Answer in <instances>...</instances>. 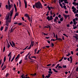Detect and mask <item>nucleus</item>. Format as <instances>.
<instances>
[{
	"instance_id": "obj_1",
	"label": "nucleus",
	"mask_w": 78,
	"mask_h": 78,
	"mask_svg": "<svg viewBox=\"0 0 78 78\" xmlns=\"http://www.w3.org/2000/svg\"><path fill=\"white\" fill-rule=\"evenodd\" d=\"M14 11V8H12V10L10 11V17L9 18V15H8L6 17V21L5 22V25L7 27H9V22L11 23V18H12V16L13 14V11Z\"/></svg>"
},
{
	"instance_id": "obj_2",
	"label": "nucleus",
	"mask_w": 78,
	"mask_h": 78,
	"mask_svg": "<svg viewBox=\"0 0 78 78\" xmlns=\"http://www.w3.org/2000/svg\"><path fill=\"white\" fill-rule=\"evenodd\" d=\"M35 6L36 8H37L38 9H40V8L42 9L43 8L42 4L39 1H38V2L35 3Z\"/></svg>"
},
{
	"instance_id": "obj_3",
	"label": "nucleus",
	"mask_w": 78,
	"mask_h": 78,
	"mask_svg": "<svg viewBox=\"0 0 78 78\" xmlns=\"http://www.w3.org/2000/svg\"><path fill=\"white\" fill-rule=\"evenodd\" d=\"M8 2L9 6V10H10L11 8L13 6V5H10V2H9V0L8 1Z\"/></svg>"
},
{
	"instance_id": "obj_4",
	"label": "nucleus",
	"mask_w": 78,
	"mask_h": 78,
	"mask_svg": "<svg viewBox=\"0 0 78 78\" xmlns=\"http://www.w3.org/2000/svg\"><path fill=\"white\" fill-rule=\"evenodd\" d=\"M47 19L48 21H50V20H52L53 19V16H48L47 18Z\"/></svg>"
},
{
	"instance_id": "obj_5",
	"label": "nucleus",
	"mask_w": 78,
	"mask_h": 78,
	"mask_svg": "<svg viewBox=\"0 0 78 78\" xmlns=\"http://www.w3.org/2000/svg\"><path fill=\"white\" fill-rule=\"evenodd\" d=\"M72 9H73L72 11L73 12L74 14H76V13H77V12H76V8H75V7L73 6H72Z\"/></svg>"
},
{
	"instance_id": "obj_6",
	"label": "nucleus",
	"mask_w": 78,
	"mask_h": 78,
	"mask_svg": "<svg viewBox=\"0 0 78 78\" xmlns=\"http://www.w3.org/2000/svg\"><path fill=\"white\" fill-rule=\"evenodd\" d=\"M63 16L64 17H65V19L66 20L67 19V17H70V15H67L64 14Z\"/></svg>"
},
{
	"instance_id": "obj_7",
	"label": "nucleus",
	"mask_w": 78,
	"mask_h": 78,
	"mask_svg": "<svg viewBox=\"0 0 78 78\" xmlns=\"http://www.w3.org/2000/svg\"><path fill=\"white\" fill-rule=\"evenodd\" d=\"M59 66V64H58V65H57V66L55 67L56 69H57L58 67L59 68H60V69H62V67L61 66Z\"/></svg>"
},
{
	"instance_id": "obj_8",
	"label": "nucleus",
	"mask_w": 78,
	"mask_h": 78,
	"mask_svg": "<svg viewBox=\"0 0 78 78\" xmlns=\"http://www.w3.org/2000/svg\"><path fill=\"white\" fill-rule=\"evenodd\" d=\"M24 2L25 5V8H27V1H26L25 0L24 1Z\"/></svg>"
},
{
	"instance_id": "obj_9",
	"label": "nucleus",
	"mask_w": 78,
	"mask_h": 78,
	"mask_svg": "<svg viewBox=\"0 0 78 78\" xmlns=\"http://www.w3.org/2000/svg\"><path fill=\"white\" fill-rule=\"evenodd\" d=\"M6 68V66L4 65V66L2 68V70H5V68Z\"/></svg>"
},
{
	"instance_id": "obj_10",
	"label": "nucleus",
	"mask_w": 78,
	"mask_h": 78,
	"mask_svg": "<svg viewBox=\"0 0 78 78\" xmlns=\"http://www.w3.org/2000/svg\"><path fill=\"white\" fill-rule=\"evenodd\" d=\"M73 21L74 25H75V26H76V21L75 20V19H73Z\"/></svg>"
},
{
	"instance_id": "obj_11",
	"label": "nucleus",
	"mask_w": 78,
	"mask_h": 78,
	"mask_svg": "<svg viewBox=\"0 0 78 78\" xmlns=\"http://www.w3.org/2000/svg\"><path fill=\"white\" fill-rule=\"evenodd\" d=\"M50 76H51V74L49 73V74H48V76H46V77H47V78H49L50 77Z\"/></svg>"
},
{
	"instance_id": "obj_12",
	"label": "nucleus",
	"mask_w": 78,
	"mask_h": 78,
	"mask_svg": "<svg viewBox=\"0 0 78 78\" xmlns=\"http://www.w3.org/2000/svg\"><path fill=\"white\" fill-rule=\"evenodd\" d=\"M33 45H34V42L32 41L31 42V44H30V46L32 47L33 46Z\"/></svg>"
},
{
	"instance_id": "obj_13",
	"label": "nucleus",
	"mask_w": 78,
	"mask_h": 78,
	"mask_svg": "<svg viewBox=\"0 0 78 78\" xmlns=\"http://www.w3.org/2000/svg\"><path fill=\"white\" fill-rule=\"evenodd\" d=\"M64 3H66V4H68L69 3V2L67 0H65L64 1Z\"/></svg>"
},
{
	"instance_id": "obj_14",
	"label": "nucleus",
	"mask_w": 78,
	"mask_h": 78,
	"mask_svg": "<svg viewBox=\"0 0 78 78\" xmlns=\"http://www.w3.org/2000/svg\"><path fill=\"white\" fill-rule=\"evenodd\" d=\"M19 56H20V54H18V55L15 58V60H16V59H17L18 58H19Z\"/></svg>"
},
{
	"instance_id": "obj_15",
	"label": "nucleus",
	"mask_w": 78,
	"mask_h": 78,
	"mask_svg": "<svg viewBox=\"0 0 78 78\" xmlns=\"http://www.w3.org/2000/svg\"><path fill=\"white\" fill-rule=\"evenodd\" d=\"M8 27H5V29L4 30V31L5 32H6V31H7V30H8Z\"/></svg>"
},
{
	"instance_id": "obj_16",
	"label": "nucleus",
	"mask_w": 78,
	"mask_h": 78,
	"mask_svg": "<svg viewBox=\"0 0 78 78\" xmlns=\"http://www.w3.org/2000/svg\"><path fill=\"white\" fill-rule=\"evenodd\" d=\"M24 16L25 17H29V15H28V14H26L24 15Z\"/></svg>"
},
{
	"instance_id": "obj_17",
	"label": "nucleus",
	"mask_w": 78,
	"mask_h": 78,
	"mask_svg": "<svg viewBox=\"0 0 78 78\" xmlns=\"http://www.w3.org/2000/svg\"><path fill=\"white\" fill-rule=\"evenodd\" d=\"M59 5L60 6H61V8H63V6H62V4L61 3H59Z\"/></svg>"
},
{
	"instance_id": "obj_18",
	"label": "nucleus",
	"mask_w": 78,
	"mask_h": 78,
	"mask_svg": "<svg viewBox=\"0 0 78 78\" xmlns=\"http://www.w3.org/2000/svg\"><path fill=\"white\" fill-rule=\"evenodd\" d=\"M56 41H57L58 40V41H62V39H61L60 38H58L57 39L55 40Z\"/></svg>"
},
{
	"instance_id": "obj_19",
	"label": "nucleus",
	"mask_w": 78,
	"mask_h": 78,
	"mask_svg": "<svg viewBox=\"0 0 78 78\" xmlns=\"http://www.w3.org/2000/svg\"><path fill=\"white\" fill-rule=\"evenodd\" d=\"M52 70H54V71L55 72H56V73H57V72H58V71L56 70V69H52Z\"/></svg>"
},
{
	"instance_id": "obj_20",
	"label": "nucleus",
	"mask_w": 78,
	"mask_h": 78,
	"mask_svg": "<svg viewBox=\"0 0 78 78\" xmlns=\"http://www.w3.org/2000/svg\"><path fill=\"white\" fill-rule=\"evenodd\" d=\"M60 22H62V21H63V17H62L60 19Z\"/></svg>"
},
{
	"instance_id": "obj_21",
	"label": "nucleus",
	"mask_w": 78,
	"mask_h": 78,
	"mask_svg": "<svg viewBox=\"0 0 78 78\" xmlns=\"http://www.w3.org/2000/svg\"><path fill=\"white\" fill-rule=\"evenodd\" d=\"M11 47V45L9 44H8V46H7V48H9V47Z\"/></svg>"
},
{
	"instance_id": "obj_22",
	"label": "nucleus",
	"mask_w": 78,
	"mask_h": 78,
	"mask_svg": "<svg viewBox=\"0 0 78 78\" xmlns=\"http://www.w3.org/2000/svg\"><path fill=\"white\" fill-rule=\"evenodd\" d=\"M48 10H49V11H50V10H51V8L49 6H48Z\"/></svg>"
},
{
	"instance_id": "obj_23",
	"label": "nucleus",
	"mask_w": 78,
	"mask_h": 78,
	"mask_svg": "<svg viewBox=\"0 0 78 78\" xmlns=\"http://www.w3.org/2000/svg\"><path fill=\"white\" fill-rule=\"evenodd\" d=\"M3 27L2 26L0 28L1 31H2V30H3Z\"/></svg>"
},
{
	"instance_id": "obj_24",
	"label": "nucleus",
	"mask_w": 78,
	"mask_h": 78,
	"mask_svg": "<svg viewBox=\"0 0 78 78\" xmlns=\"http://www.w3.org/2000/svg\"><path fill=\"white\" fill-rule=\"evenodd\" d=\"M5 7L6 9H8V5H5Z\"/></svg>"
},
{
	"instance_id": "obj_25",
	"label": "nucleus",
	"mask_w": 78,
	"mask_h": 78,
	"mask_svg": "<svg viewBox=\"0 0 78 78\" xmlns=\"http://www.w3.org/2000/svg\"><path fill=\"white\" fill-rule=\"evenodd\" d=\"M30 52H29L25 56V58H27V57H28V55H30Z\"/></svg>"
},
{
	"instance_id": "obj_26",
	"label": "nucleus",
	"mask_w": 78,
	"mask_h": 78,
	"mask_svg": "<svg viewBox=\"0 0 78 78\" xmlns=\"http://www.w3.org/2000/svg\"><path fill=\"white\" fill-rule=\"evenodd\" d=\"M62 67L64 68H66V69L67 68V66L66 65H63L62 66Z\"/></svg>"
},
{
	"instance_id": "obj_27",
	"label": "nucleus",
	"mask_w": 78,
	"mask_h": 78,
	"mask_svg": "<svg viewBox=\"0 0 78 78\" xmlns=\"http://www.w3.org/2000/svg\"><path fill=\"white\" fill-rule=\"evenodd\" d=\"M42 34L43 35H48V34H45V33H42Z\"/></svg>"
},
{
	"instance_id": "obj_28",
	"label": "nucleus",
	"mask_w": 78,
	"mask_h": 78,
	"mask_svg": "<svg viewBox=\"0 0 78 78\" xmlns=\"http://www.w3.org/2000/svg\"><path fill=\"white\" fill-rule=\"evenodd\" d=\"M64 0H60L61 2L59 1V3H62V2H63V1H64ZM59 1H60V0H59Z\"/></svg>"
},
{
	"instance_id": "obj_29",
	"label": "nucleus",
	"mask_w": 78,
	"mask_h": 78,
	"mask_svg": "<svg viewBox=\"0 0 78 78\" xmlns=\"http://www.w3.org/2000/svg\"><path fill=\"white\" fill-rule=\"evenodd\" d=\"M36 73H35L34 74H31L30 75H31L32 76H35V75H36Z\"/></svg>"
},
{
	"instance_id": "obj_30",
	"label": "nucleus",
	"mask_w": 78,
	"mask_h": 78,
	"mask_svg": "<svg viewBox=\"0 0 78 78\" xmlns=\"http://www.w3.org/2000/svg\"><path fill=\"white\" fill-rule=\"evenodd\" d=\"M18 15H19V14L18 13H16L15 15V17H16V16H18Z\"/></svg>"
},
{
	"instance_id": "obj_31",
	"label": "nucleus",
	"mask_w": 78,
	"mask_h": 78,
	"mask_svg": "<svg viewBox=\"0 0 78 78\" xmlns=\"http://www.w3.org/2000/svg\"><path fill=\"white\" fill-rule=\"evenodd\" d=\"M61 15L60 14H59L58 16V17H59V19H61Z\"/></svg>"
},
{
	"instance_id": "obj_32",
	"label": "nucleus",
	"mask_w": 78,
	"mask_h": 78,
	"mask_svg": "<svg viewBox=\"0 0 78 78\" xmlns=\"http://www.w3.org/2000/svg\"><path fill=\"white\" fill-rule=\"evenodd\" d=\"M13 31H14V30L12 29V28L11 29V33H12V32H13Z\"/></svg>"
},
{
	"instance_id": "obj_33",
	"label": "nucleus",
	"mask_w": 78,
	"mask_h": 78,
	"mask_svg": "<svg viewBox=\"0 0 78 78\" xmlns=\"http://www.w3.org/2000/svg\"><path fill=\"white\" fill-rule=\"evenodd\" d=\"M6 61V56H5L4 59V62H5Z\"/></svg>"
},
{
	"instance_id": "obj_34",
	"label": "nucleus",
	"mask_w": 78,
	"mask_h": 78,
	"mask_svg": "<svg viewBox=\"0 0 78 78\" xmlns=\"http://www.w3.org/2000/svg\"><path fill=\"white\" fill-rule=\"evenodd\" d=\"M54 21L55 22H56V23H57V20H56V19L55 18L54 20Z\"/></svg>"
},
{
	"instance_id": "obj_35",
	"label": "nucleus",
	"mask_w": 78,
	"mask_h": 78,
	"mask_svg": "<svg viewBox=\"0 0 78 78\" xmlns=\"http://www.w3.org/2000/svg\"><path fill=\"white\" fill-rule=\"evenodd\" d=\"M63 8H64L65 9H67V8H66V5H64Z\"/></svg>"
},
{
	"instance_id": "obj_36",
	"label": "nucleus",
	"mask_w": 78,
	"mask_h": 78,
	"mask_svg": "<svg viewBox=\"0 0 78 78\" xmlns=\"http://www.w3.org/2000/svg\"><path fill=\"white\" fill-rule=\"evenodd\" d=\"M50 13L51 14V16H52L53 13H52V10L51 11Z\"/></svg>"
},
{
	"instance_id": "obj_37",
	"label": "nucleus",
	"mask_w": 78,
	"mask_h": 78,
	"mask_svg": "<svg viewBox=\"0 0 78 78\" xmlns=\"http://www.w3.org/2000/svg\"><path fill=\"white\" fill-rule=\"evenodd\" d=\"M15 57H13V58H12V59L11 60V62H12V61H13V60H14V58Z\"/></svg>"
},
{
	"instance_id": "obj_38",
	"label": "nucleus",
	"mask_w": 78,
	"mask_h": 78,
	"mask_svg": "<svg viewBox=\"0 0 78 78\" xmlns=\"http://www.w3.org/2000/svg\"><path fill=\"white\" fill-rule=\"evenodd\" d=\"M48 73H51V74H52V72L51 71H48Z\"/></svg>"
},
{
	"instance_id": "obj_39",
	"label": "nucleus",
	"mask_w": 78,
	"mask_h": 78,
	"mask_svg": "<svg viewBox=\"0 0 78 78\" xmlns=\"http://www.w3.org/2000/svg\"><path fill=\"white\" fill-rule=\"evenodd\" d=\"M11 55L9 58V62H10V61H11Z\"/></svg>"
},
{
	"instance_id": "obj_40",
	"label": "nucleus",
	"mask_w": 78,
	"mask_h": 78,
	"mask_svg": "<svg viewBox=\"0 0 78 78\" xmlns=\"http://www.w3.org/2000/svg\"><path fill=\"white\" fill-rule=\"evenodd\" d=\"M64 58V57H63L60 60H59V62H61V61H62V59H63V58Z\"/></svg>"
},
{
	"instance_id": "obj_41",
	"label": "nucleus",
	"mask_w": 78,
	"mask_h": 78,
	"mask_svg": "<svg viewBox=\"0 0 78 78\" xmlns=\"http://www.w3.org/2000/svg\"><path fill=\"white\" fill-rule=\"evenodd\" d=\"M12 44H13V46H15V43H14V42H13V41H12Z\"/></svg>"
},
{
	"instance_id": "obj_42",
	"label": "nucleus",
	"mask_w": 78,
	"mask_h": 78,
	"mask_svg": "<svg viewBox=\"0 0 78 78\" xmlns=\"http://www.w3.org/2000/svg\"><path fill=\"white\" fill-rule=\"evenodd\" d=\"M63 35H64V36H66L67 37H68V36H67V35H66L65 34H63Z\"/></svg>"
},
{
	"instance_id": "obj_43",
	"label": "nucleus",
	"mask_w": 78,
	"mask_h": 78,
	"mask_svg": "<svg viewBox=\"0 0 78 78\" xmlns=\"http://www.w3.org/2000/svg\"><path fill=\"white\" fill-rule=\"evenodd\" d=\"M11 52L8 55V56H10L11 55Z\"/></svg>"
},
{
	"instance_id": "obj_44",
	"label": "nucleus",
	"mask_w": 78,
	"mask_h": 78,
	"mask_svg": "<svg viewBox=\"0 0 78 78\" xmlns=\"http://www.w3.org/2000/svg\"><path fill=\"white\" fill-rule=\"evenodd\" d=\"M15 8V12H17V8L16 7H14Z\"/></svg>"
},
{
	"instance_id": "obj_45",
	"label": "nucleus",
	"mask_w": 78,
	"mask_h": 78,
	"mask_svg": "<svg viewBox=\"0 0 78 78\" xmlns=\"http://www.w3.org/2000/svg\"><path fill=\"white\" fill-rule=\"evenodd\" d=\"M31 58H35V59H36V56H32V57H31Z\"/></svg>"
},
{
	"instance_id": "obj_46",
	"label": "nucleus",
	"mask_w": 78,
	"mask_h": 78,
	"mask_svg": "<svg viewBox=\"0 0 78 78\" xmlns=\"http://www.w3.org/2000/svg\"><path fill=\"white\" fill-rule=\"evenodd\" d=\"M3 65H4V62H3L2 64V66H1V68H2V67H3Z\"/></svg>"
},
{
	"instance_id": "obj_47",
	"label": "nucleus",
	"mask_w": 78,
	"mask_h": 78,
	"mask_svg": "<svg viewBox=\"0 0 78 78\" xmlns=\"http://www.w3.org/2000/svg\"><path fill=\"white\" fill-rule=\"evenodd\" d=\"M78 3H76L74 5V6H78Z\"/></svg>"
},
{
	"instance_id": "obj_48",
	"label": "nucleus",
	"mask_w": 78,
	"mask_h": 78,
	"mask_svg": "<svg viewBox=\"0 0 78 78\" xmlns=\"http://www.w3.org/2000/svg\"><path fill=\"white\" fill-rule=\"evenodd\" d=\"M28 20L30 22V17H29V16L28 17Z\"/></svg>"
},
{
	"instance_id": "obj_49",
	"label": "nucleus",
	"mask_w": 78,
	"mask_h": 78,
	"mask_svg": "<svg viewBox=\"0 0 78 78\" xmlns=\"http://www.w3.org/2000/svg\"><path fill=\"white\" fill-rule=\"evenodd\" d=\"M22 60H20V61L19 62V64H21L22 63Z\"/></svg>"
},
{
	"instance_id": "obj_50",
	"label": "nucleus",
	"mask_w": 78,
	"mask_h": 78,
	"mask_svg": "<svg viewBox=\"0 0 78 78\" xmlns=\"http://www.w3.org/2000/svg\"><path fill=\"white\" fill-rule=\"evenodd\" d=\"M19 2L20 6V5H21V2H20V0H19Z\"/></svg>"
},
{
	"instance_id": "obj_51",
	"label": "nucleus",
	"mask_w": 78,
	"mask_h": 78,
	"mask_svg": "<svg viewBox=\"0 0 78 78\" xmlns=\"http://www.w3.org/2000/svg\"><path fill=\"white\" fill-rule=\"evenodd\" d=\"M76 28H77V27L76 26L74 27H73V29L75 30V29H76Z\"/></svg>"
},
{
	"instance_id": "obj_52",
	"label": "nucleus",
	"mask_w": 78,
	"mask_h": 78,
	"mask_svg": "<svg viewBox=\"0 0 78 78\" xmlns=\"http://www.w3.org/2000/svg\"><path fill=\"white\" fill-rule=\"evenodd\" d=\"M49 26H50V25H48V26H45L44 28H49Z\"/></svg>"
},
{
	"instance_id": "obj_53",
	"label": "nucleus",
	"mask_w": 78,
	"mask_h": 78,
	"mask_svg": "<svg viewBox=\"0 0 78 78\" xmlns=\"http://www.w3.org/2000/svg\"><path fill=\"white\" fill-rule=\"evenodd\" d=\"M75 38H76V39L77 40H78V36H76L75 37Z\"/></svg>"
},
{
	"instance_id": "obj_54",
	"label": "nucleus",
	"mask_w": 78,
	"mask_h": 78,
	"mask_svg": "<svg viewBox=\"0 0 78 78\" xmlns=\"http://www.w3.org/2000/svg\"><path fill=\"white\" fill-rule=\"evenodd\" d=\"M3 52H5V47H4L3 49Z\"/></svg>"
},
{
	"instance_id": "obj_55",
	"label": "nucleus",
	"mask_w": 78,
	"mask_h": 78,
	"mask_svg": "<svg viewBox=\"0 0 78 78\" xmlns=\"http://www.w3.org/2000/svg\"><path fill=\"white\" fill-rule=\"evenodd\" d=\"M56 64H53L52 65V67H55V66Z\"/></svg>"
},
{
	"instance_id": "obj_56",
	"label": "nucleus",
	"mask_w": 78,
	"mask_h": 78,
	"mask_svg": "<svg viewBox=\"0 0 78 78\" xmlns=\"http://www.w3.org/2000/svg\"><path fill=\"white\" fill-rule=\"evenodd\" d=\"M31 46H30L28 48H27V49L28 50H29V49H31Z\"/></svg>"
},
{
	"instance_id": "obj_57",
	"label": "nucleus",
	"mask_w": 78,
	"mask_h": 78,
	"mask_svg": "<svg viewBox=\"0 0 78 78\" xmlns=\"http://www.w3.org/2000/svg\"><path fill=\"white\" fill-rule=\"evenodd\" d=\"M55 38H56V39H58V35H55Z\"/></svg>"
},
{
	"instance_id": "obj_58",
	"label": "nucleus",
	"mask_w": 78,
	"mask_h": 78,
	"mask_svg": "<svg viewBox=\"0 0 78 78\" xmlns=\"http://www.w3.org/2000/svg\"><path fill=\"white\" fill-rule=\"evenodd\" d=\"M8 75H9V73H7V74L6 75V77H7V76H8Z\"/></svg>"
},
{
	"instance_id": "obj_59",
	"label": "nucleus",
	"mask_w": 78,
	"mask_h": 78,
	"mask_svg": "<svg viewBox=\"0 0 78 78\" xmlns=\"http://www.w3.org/2000/svg\"><path fill=\"white\" fill-rule=\"evenodd\" d=\"M40 51V50H38V51L37 52V54H38L39 53V52Z\"/></svg>"
},
{
	"instance_id": "obj_60",
	"label": "nucleus",
	"mask_w": 78,
	"mask_h": 78,
	"mask_svg": "<svg viewBox=\"0 0 78 78\" xmlns=\"http://www.w3.org/2000/svg\"><path fill=\"white\" fill-rule=\"evenodd\" d=\"M18 24L19 25H21L22 23H18Z\"/></svg>"
},
{
	"instance_id": "obj_61",
	"label": "nucleus",
	"mask_w": 78,
	"mask_h": 78,
	"mask_svg": "<svg viewBox=\"0 0 78 78\" xmlns=\"http://www.w3.org/2000/svg\"><path fill=\"white\" fill-rule=\"evenodd\" d=\"M55 19H57V20H58V16H56L55 17Z\"/></svg>"
},
{
	"instance_id": "obj_62",
	"label": "nucleus",
	"mask_w": 78,
	"mask_h": 78,
	"mask_svg": "<svg viewBox=\"0 0 78 78\" xmlns=\"http://www.w3.org/2000/svg\"><path fill=\"white\" fill-rule=\"evenodd\" d=\"M65 13H66V14H68V11H65Z\"/></svg>"
},
{
	"instance_id": "obj_63",
	"label": "nucleus",
	"mask_w": 78,
	"mask_h": 78,
	"mask_svg": "<svg viewBox=\"0 0 78 78\" xmlns=\"http://www.w3.org/2000/svg\"><path fill=\"white\" fill-rule=\"evenodd\" d=\"M47 42H48V43L50 44V41L48 40L47 41Z\"/></svg>"
},
{
	"instance_id": "obj_64",
	"label": "nucleus",
	"mask_w": 78,
	"mask_h": 78,
	"mask_svg": "<svg viewBox=\"0 0 78 78\" xmlns=\"http://www.w3.org/2000/svg\"><path fill=\"white\" fill-rule=\"evenodd\" d=\"M21 78H24V77H23V75H22V76H21Z\"/></svg>"
}]
</instances>
